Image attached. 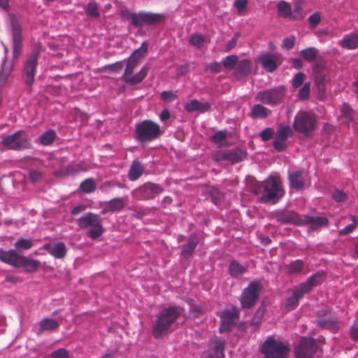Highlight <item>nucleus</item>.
Returning a JSON list of instances; mask_svg holds the SVG:
<instances>
[{"mask_svg": "<svg viewBox=\"0 0 358 358\" xmlns=\"http://www.w3.org/2000/svg\"><path fill=\"white\" fill-rule=\"evenodd\" d=\"M10 25L12 34L13 58L17 59L21 52L22 48V27L17 16L9 15Z\"/></svg>", "mask_w": 358, "mask_h": 358, "instance_id": "10", "label": "nucleus"}, {"mask_svg": "<svg viewBox=\"0 0 358 358\" xmlns=\"http://www.w3.org/2000/svg\"><path fill=\"white\" fill-rule=\"evenodd\" d=\"M291 134V128L288 125L279 124L274 135L273 148L278 152L283 151L287 147L286 141Z\"/></svg>", "mask_w": 358, "mask_h": 358, "instance_id": "16", "label": "nucleus"}, {"mask_svg": "<svg viewBox=\"0 0 358 358\" xmlns=\"http://www.w3.org/2000/svg\"><path fill=\"white\" fill-rule=\"evenodd\" d=\"M259 284L252 282L243 290L241 296V305L243 308H249L256 303L259 298Z\"/></svg>", "mask_w": 358, "mask_h": 358, "instance_id": "15", "label": "nucleus"}, {"mask_svg": "<svg viewBox=\"0 0 358 358\" xmlns=\"http://www.w3.org/2000/svg\"><path fill=\"white\" fill-rule=\"evenodd\" d=\"M264 313V308L261 306L256 311L253 318L252 319V320L250 322V324L252 326L255 327H257L260 324V322L262 321V319L263 317Z\"/></svg>", "mask_w": 358, "mask_h": 358, "instance_id": "51", "label": "nucleus"}, {"mask_svg": "<svg viewBox=\"0 0 358 358\" xmlns=\"http://www.w3.org/2000/svg\"><path fill=\"white\" fill-rule=\"evenodd\" d=\"M341 113L342 117L345 120V123L349 124L350 122L355 120V110L347 103H343L341 108Z\"/></svg>", "mask_w": 358, "mask_h": 358, "instance_id": "35", "label": "nucleus"}, {"mask_svg": "<svg viewBox=\"0 0 358 358\" xmlns=\"http://www.w3.org/2000/svg\"><path fill=\"white\" fill-rule=\"evenodd\" d=\"M22 257V256L19 255L15 250L5 251L0 249V259L15 267H20Z\"/></svg>", "mask_w": 358, "mask_h": 358, "instance_id": "20", "label": "nucleus"}, {"mask_svg": "<svg viewBox=\"0 0 358 358\" xmlns=\"http://www.w3.org/2000/svg\"><path fill=\"white\" fill-rule=\"evenodd\" d=\"M350 336L353 341L358 342V322L351 327Z\"/></svg>", "mask_w": 358, "mask_h": 358, "instance_id": "64", "label": "nucleus"}, {"mask_svg": "<svg viewBox=\"0 0 358 358\" xmlns=\"http://www.w3.org/2000/svg\"><path fill=\"white\" fill-rule=\"evenodd\" d=\"M31 246L32 241L29 239L20 238L15 243V247L17 249L28 250Z\"/></svg>", "mask_w": 358, "mask_h": 358, "instance_id": "54", "label": "nucleus"}, {"mask_svg": "<svg viewBox=\"0 0 358 358\" xmlns=\"http://www.w3.org/2000/svg\"><path fill=\"white\" fill-rule=\"evenodd\" d=\"M39 326L38 334H41L45 331L56 330L59 327V323L55 320L45 318L40 322Z\"/></svg>", "mask_w": 358, "mask_h": 358, "instance_id": "34", "label": "nucleus"}, {"mask_svg": "<svg viewBox=\"0 0 358 358\" xmlns=\"http://www.w3.org/2000/svg\"><path fill=\"white\" fill-rule=\"evenodd\" d=\"M40 262L37 260L29 259L23 257L21 259L20 266H24L29 272H34L38 268Z\"/></svg>", "mask_w": 358, "mask_h": 358, "instance_id": "36", "label": "nucleus"}, {"mask_svg": "<svg viewBox=\"0 0 358 358\" xmlns=\"http://www.w3.org/2000/svg\"><path fill=\"white\" fill-rule=\"evenodd\" d=\"M252 71V62L248 59L239 61L235 69V75L238 78L248 76Z\"/></svg>", "mask_w": 358, "mask_h": 358, "instance_id": "27", "label": "nucleus"}, {"mask_svg": "<svg viewBox=\"0 0 358 358\" xmlns=\"http://www.w3.org/2000/svg\"><path fill=\"white\" fill-rule=\"evenodd\" d=\"M52 358H69L68 352L64 349H59L53 352Z\"/></svg>", "mask_w": 358, "mask_h": 358, "instance_id": "63", "label": "nucleus"}, {"mask_svg": "<svg viewBox=\"0 0 358 358\" xmlns=\"http://www.w3.org/2000/svg\"><path fill=\"white\" fill-rule=\"evenodd\" d=\"M144 167L138 159L134 160L128 173L129 180L132 181L137 180L142 175Z\"/></svg>", "mask_w": 358, "mask_h": 358, "instance_id": "31", "label": "nucleus"}, {"mask_svg": "<svg viewBox=\"0 0 358 358\" xmlns=\"http://www.w3.org/2000/svg\"><path fill=\"white\" fill-rule=\"evenodd\" d=\"M188 112L199 111L204 113L210 108V104L208 102H200L197 100H192L185 106Z\"/></svg>", "mask_w": 358, "mask_h": 358, "instance_id": "28", "label": "nucleus"}, {"mask_svg": "<svg viewBox=\"0 0 358 358\" xmlns=\"http://www.w3.org/2000/svg\"><path fill=\"white\" fill-rule=\"evenodd\" d=\"M55 138V131L52 130H49V131L45 132L44 134H43L40 136L39 139H40V142L42 145H49L53 142Z\"/></svg>", "mask_w": 358, "mask_h": 358, "instance_id": "43", "label": "nucleus"}, {"mask_svg": "<svg viewBox=\"0 0 358 358\" xmlns=\"http://www.w3.org/2000/svg\"><path fill=\"white\" fill-rule=\"evenodd\" d=\"M43 176V173L42 171L36 169H31L29 172V180L33 183H36L42 180Z\"/></svg>", "mask_w": 358, "mask_h": 358, "instance_id": "49", "label": "nucleus"}, {"mask_svg": "<svg viewBox=\"0 0 358 358\" xmlns=\"http://www.w3.org/2000/svg\"><path fill=\"white\" fill-rule=\"evenodd\" d=\"M256 62L262 65L267 72H273L278 68V57L273 54H263L256 58Z\"/></svg>", "mask_w": 358, "mask_h": 358, "instance_id": "19", "label": "nucleus"}, {"mask_svg": "<svg viewBox=\"0 0 358 358\" xmlns=\"http://www.w3.org/2000/svg\"><path fill=\"white\" fill-rule=\"evenodd\" d=\"M339 44L344 49H357L358 48V34H350L345 36Z\"/></svg>", "mask_w": 358, "mask_h": 358, "instance_id": "29", "label": "nucleus"}, {"mask_svg": "<svg viewBox=\"0 0 358 358\" xmlns=\"http://www.w3.org/2000/svg\"><path fill=\"white\" fill-rule=\"evenodd\" d=\"M80 189L85 193H90L95 190L96 185L93 179L88 178L83 181L80 185Z\"/></svg>", "mask_w": 358, "mask_h": 358, "instance_id": "44", "label": "nucleus"}, {"mask_svg": "<svg viewBox=\"0 0 358 358\" xmlns=\"http://www.w3.org/2000/svg\"><path fill=\"white\" fill-rule=\"evenodd\" d=\"M160 134L159 126L151 120H144L136 124V138L139 142L153 141L157 138Z\"/></svg>", "mask_w": 358, "mask_h": 358, "instance_id": "7", "label": "nucleus"}, {"mask_svg": "<svg viewBox=\"0 0 358 358\" xmlns=\"http://www.w3.org/2000/svg\"><path fill=\"white\" fill-rule=\"evenodd\" d=\"M148 43L147 41H144L141 46L135 50L131 55L128 58L126 69L122 76V78L125 82L131 85H136L141 83L145 78L149 69L148 65H145L136 75L132 76V74L134 69L140 63L141 59L148 52Z\"/></svg>", "mask_w": 358, "mask_h": 358, "instance_id": "2", "label": "nucleus"}, {"mask_svg": "<svg viewBox=\"0 0 358 358\" xmlns=\"http://www.w3.org/2000/svg\"><path fill=\"white\" fill-rule=\"evenodd\" d=\"M226 138V133L223 131H217L213 136H211L210 139L215 143H221L222 146L224 145L225 143H222Z\"/></svg>", "mask_w": 358, "mask_h": 358, "instance_id": "55", "label": "nucleus"}, {"mask_svg": "<svg viewBox=\"0 0 358 358\" xmlns=\"http://www.w3.org/2000/svg\"><path fill=\"white\" fill-rule=\"evenodd\" d=\"M204 42V38L201 35L193 34L189 38V43L197 48H201Z\"/></svg>", "mask_w": 358, "mask_h": 358, "instance_id": "56", "label": "nucleus"}, {"mask_svg": "<svg viewBox=\"0 0 358 358\" xmlns=\"http://www.w3.org/2000/svg\"><path fill=\"white\" fill-rule=\"evenodd\" d=\"M289 350L287 345L272 336L267 338L260 348L263 358H287Z\"/></svg>", "mask_w": 358, "mask_h": 358, "instance_id": "5", "label": "nucleus"}, {"mask_svg": "<svg viewBox=\"0 0 358 358\" xmlns=\"http://www.w3.org/2000/svg\"><path fill=\"white\" fill-rule=\"evenodd\" d=\"M122 17L131 21V24L136 27L141 28L144 24L152 25L161 21L162 15L150 12L131 13L128 10H122L120 12Z\"/></svg>", "mask_w": 358, "mask_h": 358, "instance_id": "4", "label": "nucleus"}, {"mask_svg": "<svg viewBox=\"0 0 358 358\" xmlns=\"http://www.w3.org/2000/svg\"><path fill=\"white\" fill-rule=\"evenodd\" d=\"M268 115L266 108L260 105V104H256L253 106L251 112V116L252 117H262L265 118Z\"/></svg>", "mask_w": 358, "mask_h": 358, "instance_id": "42", "label": "nucleus"}, {"mask_svg": "<svg viewBox=\"0 0 358 358\" xmlns=\"http://www.w3.org/2000/svg\"><path fill=\"white\" fill-rule=\"evenodd\" d=\"M222 145L219 146L218 150L215 151L213 155V159L215 162H221L222 161H227L231 164H236L244 159L245 154L242 150L236 148L228 151H223L222 150Z\"/></svg>", "mask_w": 358, "mask_h": 358, "instance_id": "12", "label": "nucleus"}, {"mask_svg": "<svg viewBox=\"0 0 358 358\" xmlns=\"http://www.w3.org/2000/svg\"><path fill=\"white\" fill-rule=\"evenodd\" d=\"M285 94V89L280 86L276 88L262 91L256 95V99L266 104L280 103Z\"/></svg>", "mask_w": 358, "mask_h": 358, "instance_id": "13", "label": "nucleus"}, {"mask_svg": "<svg viewBox=\"0 0 358 358\" xmlns=\"http://www.w3.org/2000/svg\"><path fill=\"white\" fill-rule=\"evenodd\" d=\"M278 12L280 17H289L291 15V7L288 3L282 1L278 4Z\"/></svg>", "mask_w": 358, "mask_h": 358, "instance_id": "45", "label": "nucleus"}, {"mask_svg": "<svg viewBox=\"0 0 358 358\" xmlns=\"http://www.w3.org/2000/svg\"><path fill=\"white\" fill-rule=\"evenodd\" d=\"M317 120L313 114L306 111L299 112L295 117L293 127L304 136H310L315 129Z\"/></svg>", "mask_w": 358, "mask_h": 358, "instance_id": "6", "label": "nucleus"}, {"mask_svg": "<svg viewBox=\"0 0 358 358\" xmlns=\"http://www.w3.org/2000/svg\"><path fill=\"white\" fill-rule=\"evenodd\" d=\"M318 348L316 341L311 338H302L295 348V358H314Z\"/></svg>", "mask_w": 358, "mask_h": 358, "instance_id": "11", "label": "nucleus"}, {"mask_svg": "<svg viewBox=\"0 0 358 358\" xmlns=\"http://www.w3.org/2000/svg\"><path fill=\"white\" fill-rule=\"evenodd\" d=\"M305 75L303 73H296L292 79V87L296 88L303 83Z\"/></svg>", "mask_w": 358, "mask_h": 358, "instance_id": "59", "label": "nucleus"}, {"mask_svg": "<svg viewBox=\"0 0 358 358\" xmlns=\"http://www.w3.org/2000/svg\"><path fill=\"white\" fill-rule=\"evenodd\" d=\"M250 188L263 203H275L283 194L280 180L277 176H271L262 183L255 182Z\"/></svg>", "mask_w": 358, "mask_h": 358, "instance_id": "1", "label": "nucleus"}, {"mask_svg": "<svg viewBox=\"0 0 358 358\" xmlns=\"http://www.w3.org/2000/svg\"><path fill=\"white\" fill-rule=\"evenodd\" d=\"M124 206V201L122 198H115L106 203L101 213L105 214L108 212L119 211L122 210Z\"/></svg>", "mask_w": 358, "mask_h": 358, "instance_id": "30", "label": "nucleus"}, {"mask_svg": "<svg viewBox=\"0 0 358 358\" xmlns=\"http://www.w3.org/2000/svg\"><path fill=\"white\" fill-rule=\"evenodd\" d=\"M323 274L317 273L313 275H312L310 278L308 279V280L305 282L306 286H304L306 288H309L310 291L317 285H320L323 280Z\"/></svg>", "mask_w": 358, "mask_h": 358, "instance_id": "37", "label": "nucleus"}, {"mask_svg": "<svg viewBox=\"0 0 358 358\" xmlns=\"http://www.w3.org/2000/svg\"><path fill=\"white\" fill-rule=\"evenodd\" d=\"M238 64L236 55H229L223 61V66L227 70H232Z\"/></svg>", "mask_w": 358, "mask_h": 358, "instance_id": "47", "label": "nucleus"}, {"mask_svg": "<svg viewBox=\"0 0 358 358\" xmlns=\"http://www.w3.org/2000/svg\"><path fill=\"white\" fill-rule=\"evenodd\" d=\"M306 283H301L299 286L296 287L292 293V309H294L297 305L298 301L303 298L304 294H308L310 292L309 288H306Z\"/></svg>", "mask_w": 358, "mask_h": 358, "instance_id": "32", "label": "nucleus"}, {"mask_svg": "<svg viewBox=\"0 0 358 358\" xmlns=\"http://www.w3.org/2000/svg\"><path fill=\"white\" fill-rule=\"evenodd\" d=\"M238 317V311L233 309L232 311H224L221 315L220 332L229 331L234 320Z\"/></svg>", "mask_w": 358, "mask_h": 358, "instance_id": "22", "label": "nucleus"}, {"mask_svg": "<svg viewBox=\"0 0 358 358\" xmlns=\"http://www.w3.org/2000/svg\"><path fill=\"white\" fill-rule=\"evenodd\" d=\"M43 249L57 259H63L66 254V245L62 242H59L55 244H45L43 246Z\"/></svg>", "mask_w": 358, "mask_h": 358, "instance_id": "23", "label": "nucleus"}, {"mask_svg": "<svg viewBox=\"0 0 358 358\" xmlns=\"http://www.w3.org/2000/svg\"><path fill=\"white\" fill-rule=\"evenodd\" d=\"M38 55V50L34 49L29 55L24 64V73L25 75V83L29 87L31 86L34 81Z\"/></svg>", "mask_w": 358, "mask_h": 358, "instance_id": "14", "label": "nucleus"}, {"mask_svg": "<svg viewBox=\"0 0 358 358\" xmlns=\"http://www.w3.org/2000/svg\"><path fill=\"white\" fill-rule=\"evenodd\" d=\"M138 191L145 199H152L163 192V188L157 184L148 182L139 187Z\"/></svg>", "mask_w": 358, "mask_h": 358, "instance_id": "24", "label": "nucleus"}, {"mask_svg": "<svg viewBox=\"0 0 358 358\" xmlns=\"http://www.w3.org/2000/svg\"><path fill=\"white\" fill-rule=\"evenodd\" d=\"M308 182V174L305 171H296L292 173V188L302 190Z\"/></svg>", "mask_w": 358, "mask_h": 358, "instance_id": "25", "label": "nucleus"}, {"mask_svg": "<svg viewBox=\"0 0 358 358\" xmlns=\"http://www.w3.org/2000/svg\"><path fill=\"white\" fill-rule=\"evenodd\" d=\"M224 341L221 338L213 339L209 345V350L206 352L203 358H224Z\"/></svg>", "mask_w": 358, "mask_h": 358, "instance_id": "18", "label": "nucleus"}, {"mask_svg": "<svg viewBox=\"0 0 358 358\" xmlns=\"http://www.w3.org/2000/svg\"><path fill=\"white\" fill-rule=\"evenodd\" d=\"M333 198L338 202L343 201L346 199V194L342 190H336L332 194Z\"/></svg>", "mask_w": 358, "mask_h": 358, "instance_id": "62", "label": "nucleus"}, {"mask_svg": "<svg viewBox=\"0 0 358 358\" xmlns=\"http://www.w3.org/2000/svg\"><path fill=\"white\" fill-rule=\"evenodd\" d=\"M4 52H5V57L3 59V62L1 65V68L0 70V87H2L6 82L8 76L12 72L13 70V63L11 62L7 61V54L8 52V47L3 43Z\"/></svg>", "mask_w": 358, "mask_h": 358, "instance_id": "21", "label": "nucleus"}, {"mask_svg": "<svg viewBox=\"0 0 358 358\" xmlns=\"http://www.w3.org/2000/svg\"><path fill=\"white\" fill-rule=\"evenodd\" d=\"M306 216L307 215H299L298 213L292 211V224L298 225L307 224L306 221Z\"/></svg>", "mask_w": 358, "mask_h": 358, "instance_id": "58", "label": "nucleus"}, {"mask_svg": "<svg viewBox=\"0 0 358 358\" xmlns=\"http://www.w3.org/2000/svg\"><path fill=\"white\" fill-rule=\"evenodd\" d=\"M85 11L87 15L91 17L95 18L99 16L97 4L94 2L89 3L85 8Z\"/></svg>", "mask_w": 358, "mask_h": 358, "instance_id": "48", "label": "nucleus"}, {"mask_svg": "<svg viewBox=\"0 0 358 358\" xmlns=\"http://www.w3.org/2000/svg\"><path fill=\"white\" fill-rule=\"evenodd\" d=\"M8 150H20L30 148L31 143L24 131L17 132L4 137L0 143Z\"/></svg>", "mask_w": 358, "mask_h": 358, "instance_id": "9", "label": "nucleus"}, {"mask_svg": "<svg viewBox=\"0 0 358 358\" xmlns=\"http://www.w3.org/2000/svg\"><path fill=\"white\" fill-rule=\"evenodd\" d=\"M317 52L315 48H308L301 50V55L305 60L312 62L315 59Z\"/></svg>", "mask_w": 358, "mask_h": 358, "instance_id": "41", "label": "nucleus"}, {"mask_svg": "<svg viewBox=\"0 0 358 358\" xmlns=\"http://www.w3.org/2000/svg\"><path fill=\"white\" fill-rule=\"evenodd\" d=\"M304 0H296L294 2V10L292 11V20H302L305 17V14L302 10V5Z\"/></svg>", "mask_w": 358, "mask_h": 358, "instance_id": "40", "label": "nucleus"}, {"mask_svg": "<svg viewBox=\"0 0 358 358\" xmlns=\"http://www.w3.org/2000/svg\"><path fill=\"white\" fill-rule=\"evenodd\" d=\"M81 171V167L78 164H70L66 167V173H69V176L73 175Z\"/></svg>", "mask_w": 358, "mask_h": 358, "instance_id": "61", "label": "nucleus"}, {"mask_svg": "<svg viewBox=\"0 0 358 358\" xmlns=\"http://www.w3.org/2000/svg\"><path fill=\"white\" fill-rule=\"evenodd\" d=\"M306 223L310 225L309 230H317L329 224V219L325 216H306Z\"/></svg>", "mask_w": 358, "mask_h": 358, "instance_id": "26", "label": "nucleus"}, {"mask_svg": "<svg viewBox=\"0 0 358 358\" xmlns=\"http://www.w3.org/2000/svg\"><path fill=\"white\" fill-rule=\"evenodd\" d=\"M323 274L317 273L313 275H312L310 278L308 279V280L305 282L306 286H304L306 288H309L310 291L317 285H320L323 280Z\"/></svg>", "mask_w": 358, "mask_h": 358, "instance_id": "38", "label": "nucleus"}, {"mask_svg": "<svg viewBox=\"0 0 358 358\" xmlns=\"http://www.w3.org/2000/svg\"><path fill=\"white\" fill-rule=\"evenodd\" d=\"M310 83L308 82L303 84L302 87L299 90L298 99L301 101L308 100L310 96Z\"/></svg>", "mask_w": 358, "mask_h": 358, "instance_id": "46", "label": "nucleus"}, {"mask_svg": "<svg viewBox=\"0 0 358 358\" xmlns=\"http://www.w3.org/2000/svg\"><path fill=\"white\" fill-rule=\"evenodd\" d=\"M78 225L82 229H90V236L93 238H99L103 233L101 219L95 214L87 213L78 220Z\"/></svg>", "mask_w": 358, "mask_h": 358, "instance_id": "8", "label": "nucleus"}, {"mask_svg": "<svg viewBox=\"0 0 358 358\" xmlns=\"http://www.w3.org/2000/svg\"><path fill=\"white\" fill-rule=\"evenodd\" d=\"M210 195L212 201L215 205H217L219 203V202L220 201V200L223 197V194L221 192H220V190L217 189V188H213L210 191Z\"/></svg>", "mask_w": 358, "mask_h": 358, "instance_id": "57", "label": "nucleus"}, {"mask_svg": "<svg viewBox=\"0 0 358 358\" xmlns=\"http://www.w3.org/2000/svg\"><path fill=\"white\" fill-rule=\"evenodd\" d=\"M357 227V222L354 221L352 223L348 224L345 227L339 231L340 235H345L352 232Z\"/></svg>", "mask_w": 358, "mask_h": 358, "instance_id": "60", "label": "nucleus"}, {"mask_svg": "<svg viewBox=\"0 0 358 358\" xmlns=\"http://www.w3.org/2000/svg\"><path fill=\"white\" fill-rule=\"evenodd\" d=\"M199 243V238L196 236H192L188 242L182 246L181 255L185 257H189L194 252Z\"/></svg>", "mask_w": 358, "mask_h": 358, "instance_id": "33", "label": "nucleus"}, {"mask_svg": "<svg viewBox=\"0 0 358 358\" xmlns=\"http://www.w3.org/2000/svg\"><path fill=\"white\" fill-rule=\"evenodd\" d=\"M182 311L183 309L182 308L175 306H170L163 309L159 313L153 325L152 333L154 336L159 338L166 334Z\"/></svg>", "mask_w": 358, "mask_h": 358, "instance_id": "3", "label": "nucleus"}, {"mask_svg": "<svg viewBox=\"0 0 358 358\" xmlns=\"http://www.w3.org/2000/svg\"><path fill=\"white\" fill-rule=\"evenodd\" d=\"M317 324L323 328L336 332L339 329L337 320L327 310H322L318 313Z\"/></svg>", "mask_w": 358, "mask_h": 358, "instance_id": "17", "label": "nucleus"}, {"mask_svg": "<svg viewBox=\"0 0 358 358\" xmlns=\"http://www.w3.org/2000/svg\"><path fill=\"white\" fill-rule=\"evenodd\" d=\"M275 217L282 224L289 223L291 221V213L287 210H281L276 213Z\"/></svg>", "mask_w": 358, "mask_h": 358, "instance_id": "50", "label": "nucleus"}, {"mask_svg": "<svg viewBox=\"0 0 358 358\" xmlns=\"http://www.w3.org/2000/svg\"><path fill=\"white\" fill-rule=\"evenodd\" d=\"M274 130L271 127H266L259 133V136L263 141H268L274 137Z\"/></svg>", "mask_w": 358, "mask_h": 358, "instance_id": "53", "label": "nucleus"}, {"mask_svg": "<svg viewBox=\"0 0 358 358\" xmlns=\"http://www.w3.org/2000/svg\"><path fill=\"white\" fill-rule=\"evenodd\" d=\"M229 271L231 275L238 277L243 274L246 271V268L238 262L234 261L231 262Z\"/></svg>", "mask_w": 358, "mask_h": 358, "instance_id": "39", "label": "nucleus"}, {"mask_svg": "<svg viewBox=\"0 0 358 358\" xmlns=\"http://www.w3.org/2000/svg\"><path fill=\"white\" fill-rule=\"evenodd\" d=\"M308 21L311 29L315 28L321 22L320 13L318 12L313 13L308 17Z\"/></svg>", "mask_w": 358, "mask_h": 358, "instance_id": "52", "label": "nucleus"}]
</instances>
